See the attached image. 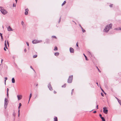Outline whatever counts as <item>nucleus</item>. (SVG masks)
<instances>
[{
    "label": "nucleus",
    "mask_w": 121,
    "mask_h": 121,
    "mask_svg": "<svg viewBox=\"0 0 121 121\" xmlns=\"http://www.w3.org/2000/svg\"><path fill=\"white\" fill-rule=\"evenodd\" d=\"M106 108L105 107H104L103 108L104 112L105 114H107L108 112V110L107 109H106Z\"/></svg>",
    "instance_id": "nucleus-6"
},
{
    "label": "nucleus",
    "mask_w": 121,
    "mask_h": 121,
    "mask_svg": "<svg viewBox=\"0 0 121 121\" xmlns=\"http://www.w3.org/2000/svg\"><path fill=\"white\" fill-rule=\"evenodd\" d=\"M30 67L31 69H32L34 70V71H35V70L33 69V68L31 66H30Z\"/></svg>",
    "instance_id": "nucleus-29"
},
{
    "label": "nucleus",
    "mask_w": 121,
    "mask_h": 121,
    "mask_svg": "<svg viewBox=\"0 0 121 121\" xmlns=\"http://www.w3.org/2000/svg\"><path fill=\"white\" fill-rule=\"evenodd\" d=\"M79 26L81 27V29H82L83 28L82 27V26H81V25L80 24L79 25Z\"/></svg>",
    "instance_id": "nucleus-45"
},
{
    "label": "nucleus",
    "mask_w": 121,
    "mask_h": 121,
    "mask_svg": "<svg viewBox=\"0 0 121 121\" xmlns=\"http://www.w3.org/2000/svg\"><path fill=\"white\" fill-rule=\"evenodd\" d=\"M5 80H4V82H5V84H6V81L7 80V77H5Z\"/></svg>",
    "instance_id": "nucleus-25"
},
{
    "label": "nucleus",
    "mask_w": 121,
    "mask_h": 121,
    "mask_svg": "<svg viewBox=\"0 0 121 121\" xmlns=\"http://www.w3.org/2000/svg\"><path fill=\"white\" fill-rule=\"evenodd\" d=\"M0 11L2 14L4 15H5L6 14L7 12L5 10L3 7L0 6Z\"/></svg>",
    "instance_id": "nucleus-2"
},
{
    "label": "nucleus",
    "mask_w": 121,
    "mask_h": 121,
    "mask_svg": "<svg viewBox=\"0 0 121 121\" xmlns=\"http://www.w3.org/2000/svg\"><path fill=\"white\" fill-rule=\"evenodd\" d=\"M9 91V89L8 88H7V97H8H8H9V93H8V91Z\"/></svg>",
    "instance_id": "nucleus-14"
},
{
    "label": "nucleus",
    "mask_w": 121,
    "mask_h": 121,
    "mask_svg": "<svg viewBox=\"0 0 121 121\" xmlns=\"http://www.w3.org/2000/svg\"><path fill=\"white\" fill-rule=\"evenodd\" d=\"M20 107H19V106L18 107V109H19V108H20Z\"/></svg>",
    "instance_id": "nucleus-59"
},
{
    "label": "nucleus",
    "mask_w": 121,
    "mask_h": 121,
    "mask_svg": "<svg viewBox=\"0 0 121 121\" xmlns=\"http://www.w3.org/2000/svg\"><path fill=\"white\" fill-rule=\"evenodd\" d=\"M96 68H97V69H98L99 71V72L100 73L101 72V71L99 70V68H98V67L97 66H96Z\"/></svg>",
    "instance_id": "nucleus-33"
},
{
    "label": "nucleus",
    "mask_w": 121,
    "mask_h": 121,
    "mask_svg": "<svg viewBox=\"0 0 121 121\" xmlns=\"http://www.w3.org/2000/svg\"><path fill=\"white\" fill-rule=\"evenodd\" d=\"M58 50V48H57V47H55V48H54V51H56V50Z\"/></svg>",
    "instance_id": "nucleus-20"
},
{
    "label": "nucleus",
    "mask_w": 121,
    "mask_h": 121,
    "mask_svg": "<svg viewBox=\"0 0 121 121\" xmlns=\"http://www.w3.org/2000/svg\"><path fill=\"white\" fill-rule=\"evenodd\" d=\"M76 45L77 47H78V42L76 43Z\"/></svg>",
    "instance_id": "nucleus-42"
},
{
    "label": "nucleus",
    "mask_w": 121,
    "mask_h": 121,
    "mask_svg": "<svg viewBox=\"0 0 121 121\" xmlns=\"http://www.w3.org/2000/svg\"><path fill=\"white\" fill-rule=\"evenodd\" d=\"M12 82L13 83H14L15 82V79L14 78H12Z\"/></svg>",
    "instance_id": "nucleus-12"
},
{
    "label": "nucleus",
    "mask_w": 121,
    "mask_h": 121,
    "mask_svg": "<svg viewBox=\"0 0 121 121\" xmlns=\"http://www.w3.org/2000/svg\"><path fill=\"white\" fill-rule=\"evenodd\" d=\"M66 84H64V85H62V87H65L66 86Z\"/></svg>",
    "instance_id": "nucleus-21"
},
{
    "label": "nucleus",
    "mask_w": 121,
    "mask_h": 121,
    "mask_svg": "<svg viewBox=\"0 0 121 121\" xmlns=\"http://www.w3.org/2000/svg\"><path fill=\"white\" fill-rule=\"evenodd\" d=\"M101 119H102V121H105V118L103 117H101Z\"/></svg>",
    "instance_id": "nucleus-18"
},
{
    "label": "nucleus",
    "mask_w": 121,
    "mask_h": 121,
    "mask_svg": "<svg viewBox=\"0 0 121 121\" xmlns=\"http://www.w3.org/2000/svg\"><path fill=\"white\" fill-rule=\"evenodd\" d=\"M54 121H58V119L57 117H55L54 118Z\"/></svg>",
    "instance_id": "nucleus-13"
},
{
    "label": "nucleus",
    "mask_w": 121,
    "mask_h": 121,
    "mask_svg": "<svg viewBox=\"0 0 121 121\" xmlns=\"http://www.w3.org/2000/svg\"><path fill=\"white\" fill-rule=\"evenodd\" d=\"M66 3V1H65L62 4V6H63V5H64V4L65 3Z\"/></svg>",
    "instance_id": "nucleus-23"
},
{
    "label": "nucleus",
    "mask_w": 121,
    "mask_h": 121,
    "mask_svg": "<svg viewBox=\"0 0 121 121\" xmlns=\"http://www.w3.org/2000/svg\"><path fill=\"white\" fill-rule=\"evenodd\" d=\"M96 107L97 109H98V105H97Z\"/></svg>",
    "instance_id": "nucleus-46"
},
{
    "label": "nucleus",
    "mask_w": 121,
    "mask_h": 121,
    "mask_svg": "<svg viewBox=\"0 0 121 121\" xmlns=\"http://www.w3.org/2000/svg\"><path fill=\"white\" fill-rule=\"evenodd\" d=\"M101 89L103 92L105 94H106L104 92V91L102 89Z\"/></svg>",
    "instance_id": "nucleus-43"
},
{
    "label": "nucleus",
    "mask_w": 121,
    "mask_h": 121,
    "mask_svg": "<svg viewBox=\"0 0 121 121\" xmlns=\"http://www.w3.org/2000/svg\"><path fill=\"white\" fill-rule=\"evenodd\" d=\"M73 79V76L72 75L69 76V78L68 80V82L69 83H71Z\"/></svg>",
    "instance_id": "nucleus-4"
},
{
    "label": "nucleus",
    "mask_w": 121,
    "mask_h": 121,
    "mask_svg": "<svg viewBox=\"0 0 121 121\" xmlns=\"http://www.w3.org/2000/svg\"><path fill=\"white\" fill-rule=\"evenodd\" d=\"M2 27H3V28H4V27H3V26Z\"/></svg>",
    "instance_id": "nucleus-64"
},
{
    "label": "nucleus",
    "mask_w": 121,
    "mask_h": 121,
    "mask_svg": "<svg viewBox=\"0 0 121 121\" xmlns=\"http://www.w3.org/2000/svg\"><path fill=\"white\" fill-rule=\"evenodd\" d=\"M47 40H48V42H46V43H48L49 42V39H48Z\"/></svg>",
    "instance_id": "nucleus-40"
},
{
    "label": "nucleus",
    "mask_w": 121,
    "mask_h": 121,
    "mask_svg": "<svg viewBox=\"0 0 121 121\" xmlns=\"http://www.w3.org/2000/svg\"><path fill=\"white\" fill-rule=\"evenodd\" d=\"M18 117H19V113H18Z\"/></svg>",
    "instance_id": "nucleus-62"
},
{
    "label": "nucleus",
    "mask_w": 121,
    "mask_h": 121,
    "mask_svg": "<svg viewBox=\"0 0 121 121\" xmlns=\"http://www.w3.org/2000/svg\"><path fill=\"white\" fill-rule=\"evenodd\" d=\"M120 30H121V27H120Z\"/></svg>",
    "instance_id": "nucleus-61"
},
{
    "label": "nucleus",
    "mask_w": 121,
    "mask_h": 121,
    "mask_svg": "<svg viewBox=\"0 0 121 121\" xmlns=\"http://www.w3.org/2000/svg\"><path fill=\"white\" fill-rule=\"evenodd\" d=\"M9 101L8 99L6 98H5L4 99V107L5 109H6L7 107V106L8 104Z\"/></svg>",
    "instance_id": "nucleus-3"
},
{
    "label": "nucleus",
    "mask_w": 121,
    "mask_h": 121,
    "mask_svg": "<svg viewBox=\"0 0 121 121\" xmlns=\"http://www.w3.org/2000/svg\"><path fill=\"white\" fill-rule=\"evenodd\" d=\"M83 55H84V56L85 57L86 60H88L86 56L85 55V54H83Z\"/></svg>",
    "instance_id": "nucleus-19"
},
{
    "label": "nucleus",
    "mask_w": 121,
    "mask_h": 121,
    "mask_svg": "<svg viewBox=\"0 0 121 121\" xmlns=\"http://www.w3.org/2000/svg\"><path fill=\"white\" fill-rule=\"evenodd\" d=\"M112 5H113L112 4H110V5L109 6L110 7H112Z\"/></svg>",
    "instance_id": "nucleus-39"
},
{
    "label": "nucleus",
    "mask_w": 121,
    "mask_h": 121,
    "mask_svg": "<svg viewBox=\"0 0 121 121\" xmlns=\"http://www.w3.org/2000/svg\"><path fill=\"white\" fill-rule=\"evenodd\" d=\"M60 20H61V17H60V19H59V21H58V23H59L60 22Z\"/></svg>",
    "instance_id": "nucleus-36"
},
{
    "label": "nucleus",
    "mask_w": 121,
    "mask_h": 121,
    "mask_svg": "<svg viewBox=\"0 0 121 121\" xmlns=\"http://www.w3.org/2000/svg\"><path fill=\"white\" fill-rule=\"evenodd\" d=\"M82 31L83 32H85V31H86L85 30H84L83 28H82Z\"/></svg>",
    "instance_id": "nucleus-28"
},
{
    "label": "nucleus",
    "mask_w": 121,
    "mask_h": 121,
    "mask_svg": "<svg viewBox=\"0 0 121 121\" xmlns=\"http://www.w3.org/2000/svg\"><path fill=\"white\" fill-rule=\"evenodd\" d=\"M4 45H5V46H6L7 45V44H6V43H4Z\"/></svg>",
    "instance_id": "nucleus-54"
},
{
    "label": "nucleus",
    "mask_w": 121,
    "mask_h": 121,
    "mask_svg": "<svg viewBox=\"0 0 121 121\" xmlns=\"http://www.w3.org/2000/svg\"><path fill=\"white\" fill-rule=\"evenodd\" d=\"M24 51H25V52H26V49H24Z\"/></svg>",
    "instance_id": "nucleus-51"
},
{
    "label": "nucleus",
    "mask_w": 121,
    "mask_h": 121,
    "mask_svg": "<svg viewBox=\"0 0 121 121\" xmlns=\"http://www.w3.org/2000/svg\"><path fill=\"white\" fill-rule=\"evenodd\" d=\"M115 30H120V27L117 28H115Z\"/></svg>",
    "instance_id": "nucleus-24"
},
{
    "label": "nucleus",
    "mask_w": 121,
    "mask_h": 121,
    "mask_svg": "<svg viewBox=\"0 0 121 121\" xmlns=\"http://www.w3.org/2000/svg\"><path fill=\"white\" fill-rule=\"evenodd\" d=\"M18 113H19V112H20V110L19 109H18Z\"/></svg>",
    "instance_id": "nucleus-57"
},
{
    "label": "nucleus",
    "mask_w": 121,
    "mask_h": 121,
    "mask_svg": "<svg viewBox=\"0 0 121 121\" xmlns=\"http://www.w3.org/2000/svg\"><path fill=\"white\" fill-rule=\"evenodd\" d=\"M117 100H118L119 103L120 104L121 106V101L120 100V99H119L117 98Z\"/></svg>",
    "instance_id": "nucleus-15"
},
{
    "label": "nucleus",
    "mask_w": 121,
    "mask_h": 121,
    "mask_svg": "<svg viewBox=\"0 0 121 121\" xmlns=\"http://www.w3.org/2000/svg\"><path fill=\"white\" fill-rule=\"evenodd\" d=\"M21 24H22L23 25L24 24V22L23 21H22V22H21Z\"/></svg>",
    "instance_id": "nucleus-37"
},
{
    "label": "nucleus",
    "mask_w": 121,
    "mask_h": 121,
    "mask_svg": "<svg viewBox=\"0 0 121 121\" xmlns=\"http://www.w3.org/2000/svg\"><path fill=\"white\" fill-rule=\"evenodd\" d=\"M56 92L55 91H54V94H56Z\"/></svg>",
    "instance_id": "nucleus-50"
},
{
    "label": "nucleus",
    "mask_w": 121,
    "mask_h": 121,
    "mask_svg": "<svg viewBox=\"0 0 121 121\" xmlns=\"http://www.w3.org/2000/svg\"><path fill=\"white\" fill-rule=\"evenodd\" d=\"M3 61V59H2L1 60V63H2V62Z\"/></svg>",
    "instance_id": "nucleus-55"
},
{
    "label": "nucleus",
    "mask_w": 121,
    "mask_h": 121,
    "mask_svg": "<svg viewBox=\"0 0 121 121\" xmlns=\"http://www.w3.org/2000/svg\"><path fill=\"white\" fill-rule=\"evenodd\" d=\"M52 38H56V37L55 36H52Z\"/></svg>",
    "instance_id": "nucleus-30"
},
{
    "label": "nucleus",
    "mask_w": 121,
    "mask_h": 121,
    "mask_svg": "<svg viewBox=\"0 0 121 121\" xmlns=\"http://www.w3.org/2000/svg\"><path fill=\"white\" fill-rule=\"evenodd\" d=\"M13 7H15L16 6L15 5H14V4H13Z\"/></svg>",
    "instance_id": "nucleus-49"
},
{
    "label": "nucleus",
    "mask_w": 121,
    "mask_h": 121,
    "mask_svg": "<svg viewBox=\"0 0 121 121\" xmlns=\"http://www.w3.org/2000/svg\"><path fill=\"white\" fill-rule=\"evenodd\" d=\"M112 24H108L106 26L104 31L105 32H107L110 30L112 28Z\"/></svg>",
    "instance_id": "nucleus-1"
},
{
    "label": "nucleus",
    "mask_w": 121,
    "mask_h": 121,
    "mask_svg": "<svg viewBox=\"0 0 121 121\" xmlns=\"http://www.w3.org/2000/svg\"><path fill=\"white\" fill-rule=\"evenodd\" d=\"M70 51L71 53H73L74 52V50L72 48L70 47L69 48Z\"/></svg>",
    "instance_id": "nucleus-10"
},
{
    "label": "nucleus",
    "mask_w": 121,
    "mask_h": 121,
    "mask_svg": "<svg viewBox=\"0 0 121 121\" xmlns=\"http://www.w3.org/2000/svg\"><path fill=\"white\" fill-rule=\"evenodd\" d=\"M15 1L16 2V3H17V0H15Z\"/></svg>",
    "instance_id": "nucleus-58"
},
{
    "label": "nucleus",
    "mask_w": 121,
    "mask_h": 121,
    "mask_svg": "<svg viewBox=\"0 0 121 121\" xmlns=\"http://www.w3.org/2000/svg\"><path fill=\"white\" fill-rule=\"evenodd\" d=\"M101 95L103 96H104V94L103 93H101Z\"/></svg>",
    "instance_id": "nucleus-38"
},
{
    "label": "nucleus",
    "mask_w": 121,
    "mask_h": 121,
    "mask_svg": "<svg viewBox=\"0 0 121 121\" xmlns=\"http://www.w3.org/2000/svg\"><path fill=\"white\" fill-rule=\"evenodd\" d=\"M29 11V10L28 9H25V14L26 15H27L28 14V11Z\"/></svg>",
    "instance_id": "nucleus-11"
},
{
    "label": "nucleus",
    "mask_w": 121,
    "mask_h": 121,
    "mask_svg": "<svg viewBox=\"0 0 121 121\" xmlns=\"http://www.w3.org/2000/svg\"><path fill=\"white\" fill-rule=\"evenodd\" d=\"M87 53L89 54L91 57H92V54L89 51H88L87 52Z\"/></svg>",
    "instance_id": "nucleus-17"
},
{
    "label": "nucleus",
    "mask_w": 121,
    "mask_h": 121,
    "mask_svg": "<svg viewBox=\"0 0 121 121\" xmlns=\"http://www.w3.org/2000/svg\"><path fill=\"white\" fill-rule=\"evenodd\" d=\"M48 87L50 91H52L53 90L52 87L50 83H49L48 85Z\"/></svg>",
    "instance_id": "nucleus-7"
},
{
    "label": "nucleus",
    "mask_w": 121,
    "mask_h": 121,
    "mask_svg": "<svg viewBox=\"0 0 121 121\" xmlns=\"http://www.w3.org/2000/svg\"><path fill=\"white\" fill-rule=\"evenodd\" d=\"M15 115H16V113H15V112H13V116H14L15 117Z\"/></svg>",
    "instance_id": "nucleus-27"
},
{
    "label": "nucleus",
    "mask_w": 121,
    "mask_h": 121,
    "mask_svg": "<svg viewBox=\"0 0 121 121\" xmlns=\"http://www.w3.org/2000/svg\"><path fill=\"white\" fill-rule=\"evenodd\" d=\"M5 48H6L7 49H8V48H7V45H6V46H5Z\"/></svg>",
    "instance_id": "nucleus-52"
},
{
    "label": "nucleus",
    "mask_w": 121,
    "mask_h": 121,
    "mask_svg": "<svg viewBox=\"0 0 121 121\" xmlns=\"http://www.w3.org/2000/svg\"><path fill=\"white\" fill-rule=\"evenodd\" d=\"M37 55H34L33 56V58H35L37 57Z\"/></svg>",
    "instance_id": "nucleus-22"
},
{
    "label": "nucleus",
    "mask_w": 121,
    "mask_h": 121,
    "mask_svg": "<svg viewBox=\"0 0 121 121\" xmlns=\"http://www.w3.org/2000/svg\"><path fill=\"white\" fill-rule=\"evenodd\" d=\"M99 116H100V117L101 118V117H102L101 114H99Z\"/></svg>",
    "instance_id": "nucleus-44"
},
{
    "label": "nucleus",
    "mask_w": 121,
    "mask_h": 121,
    "mask_svg": "<svg viewBox=\"0 0 121 121\" xmlns=\"http://www.w3.org/2000/svg\"><path fill=\"white\" fill-rule=\"evenodd\" d=\"M26 44H27V46H29V44L27 42H26Z\"/></svg>",
    "instance_id": "nucleus-41"
},
{
    "label": "nucleus",
    "mask_w": 121,
    "mask_h": 121,
    "mask_svg": "<svg viewBox=\"0 0 121 121\" xmlns=\"http://www.w3.org/2000/svg\"><path fill=\"white\" fill-rule=\"evenodd\" d=\"M4 51H6V49L5 48V47L4 48Z\"/></svg>",
    "instance_id": "nucleus-53"
},
{
    "label": "nucleus",
    "mask_w": 121,
    "mask_h": 121,
    "mask_svg": "<svg viewBox=\"0 0 121 121\" xmlns=\"http://www.w3.org/2000/svg\"><path fill=\"white\" fill-rule=\"evenodd\" d=\"M74 89H73L72 90V92H71V95H72V94H73V92L74 91Z\"/></svg>",
    "instance_id": "nucleus-32"
},
{
    "label": "nucleus",
    "mask_w": 121,
    "mask_h": 121,
    "mask_svg": "<svg viewBox=\"0 0 121 121\" xmlns=\"http://www.w3.org/2000/svg\"><path fill=\"white\" fill-rule=\"evenodd\" d=\"M8 30L9 31H13V30L10 26H9L7 28Z\"/></svg>",
    "instance_id": "nucleus-8"
},
{
    "label": "nucleus",
    "mask_w": 121,
    "mask_h": 121,
    "mask_svg": "<svg viewBox=\"0 0 121 121\" xmlns=\"http://www.w3.org/2000/svg\"><path fill=\"white\" fill-rule=\"evenodd\" d=\"M6 40H5V43H6Z\"/></svg>",
    "instance_id": "nucleus-63"
},
{
    "label": "nucleus",
    "mask_w": 121,
    "mask_h": 121,
    "mask_svg": "<svg viewBox=\"0 0 121 121\" xmlns=\"http://www.w3.org/2000/svg\"><path fill=\"white\" fill-rule=\"evenodd\" d=\"M59 52H56L55 53V54H54V55L56 56H58V55H59Z\"/></svg>",
    "instance_id": "nucleus-16"
},
{
    "label": "nucleus",
    "mask_w": 121,
    "mask_h": 121,
    "mask_svg": "<svg viewBox=\"0 0 121 121\" xmlns=\"http://www.w3.org/2000/svg\"><path fill=\"white\" fill-rule=\"evenodd\" d=\"M96 112V111H94L93 112V113H95Z\"/></svg>",
    "instance_id": "nucleus-47"
},
{
    "label": "nucleus",
    "mask_w": 121,
    "mask_h": 121,
    "mask_svg": "<svg viewBox=\"0 0 121 121\" xmlns=\"http://www.w3.org/2000/svg\"><path fill=\"white\" fill-rule=\"evenodd\" d=\"M0 36H2V34L0 33Z\"/></svg>",
    "instance_id": "nucleus-48"
},
{
    "label": "nucleus",
    "mask_w": 121,
    "mask_h": 121,
    "mask_svg": "<svg viewBox=\"0 0 121 121\" xmlns=\"http://www.w3.org/2000/svg\"><path fill=\"white\" fill-rule=\"evenodd\" d=\"M32 94L31 93L30 94V96H29V100L30 99V98H31V97L32 96Z\"/></svg>",
    "instance_id": "nucleus-26"
},
{
    "label": "nucleus",
    "mask_w": 121,
    "mask_h": 121,
    "mask_svg": "<svg viewBox=\"0 0 121 121\" xmlns=\"http://www.w3.org/2000/svg\"><path fill=\"white\" fill-rule=\"evenodd\" d=\"M1 37V40H2V41L3 40V37L2 36Z\"/></svg>",
    "instance_id": "nucleus-34"
},
{
    "label": "nucleus",
    "mask_w": 121,
    "mask_h": 121,
    "mask_svg": "<svg viewBox=\"0 0 121 121\" xmlns=\"http://www.w3.org/2000/svg\"><path fill=\"white\" fill-rule=\"evenodd\" d=\"M22 106V104L21 103H20L19 104V106L20 107Z\"/></svg>",
    "instance_id": "nucleus-35"
},
{
    "label": "nucleus",
    "mask_w": 121,
    "mask_h": 121,
    "mask_svg": "<svg viewBox=\"0 0 121 121\" xmlns=\"http://www.w3.org/2000/svg\"><path fill=\"white\" fill-rule=\"evenodd\" d=\"M17 97L18 100H19L22 99V96L21 95H17Z\"/></svg>",
    "instance_id": "nucleus-9"
},
{
    "label": "nucleus",
    "mask_w": 121,
    "mask_h": 121,
    "mask_svg": "<svg viewBox=\"0 0 121 121\" xmlns=\"http://www.w3.org/2000/svg\"><path fill=\"white\" fill-rule=\"evenodd\" d=\"M38 85V84H37L36 85V86H37Z\"/></svg>",
    "instance_id": "nucleus-60"
},
{
    "label": "nucleus",
    "mask_w": 121,
    "mask_h": 121,
    "mask_svg": "<svg viewBox=\"0 0 121 121\" xmlns=\"http://www.w3.org/2000/svg\"><path fill=\"white\" fill-rule=\"evenodd\" d=\"M7 44L8 45V46H9V42H8V41L7 40Z\"/></svg>",
    "instance_id": "nucleus-31"
},
{
    "label": "nucleus",
    "mask_w": 121,
    "mask_h": 121,
    "mask_svg": "<svg viewBox=\"0 0 121 121\" xmlns=\"http://www.w3.org/2000/svg\"><path fill=\"white\" fill-rule=\"evenodd\" d=\"M42 42V40L38 41L36 40H34L32 41V43L33 44H35Z\"/></svg>",
    "instance_id": "nucleus-5"
},
{
    "label": "nucleus",
    "mask_w": 121,
    "mask_h": 121,
    "mask_svg": "<svg viewBox=\"0 0 121 121\" xmlns=\"http://www.w3.org/2000/svg\"><path fill=\"white\" fill-rule=\"evenodd\" d=\"M96 83L97 84L98 86V82H96Z\"/></svg>",
    "instance_id": "nucleus-56"
}]
</instances>
